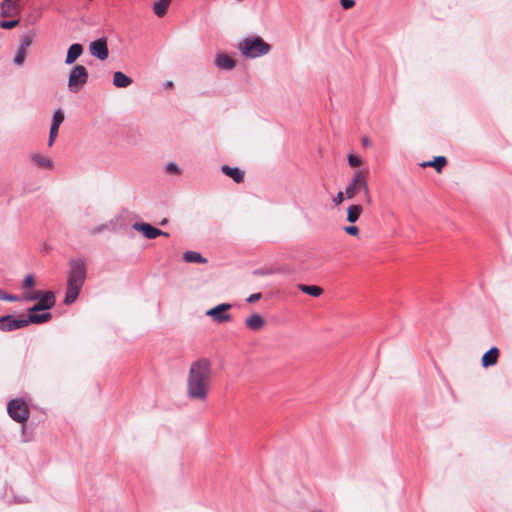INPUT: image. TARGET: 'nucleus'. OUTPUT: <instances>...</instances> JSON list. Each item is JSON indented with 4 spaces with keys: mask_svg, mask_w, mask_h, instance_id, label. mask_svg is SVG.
<instances>
[{
    "mask_svg": "<svg viewBox=\"0 0 512 512\" xmlns=\"http://www.w3.org/2000/svg\"><path fill=\"white\" fill-rule=\"evenodd\" d=\"M213 380L212 363L199 358L190 364L186 380V396L191 401L204 403L208 400Z\"/></svg>",
    "mask_w": 512,
    "mask_h": 512,
    "instance_id": "1",
    "label": "nucleus"
},
{
    "mask_svg": "<svg viewBox=\"0 0 512 512\" xmlns=\"http://www.w3.org/2000/svg\"><path fill=\"white\" fill-rule=\"evenodd\" d=\"M87 276L86 262L82 258H72L69 261V270L67 273V287L64 303L73 304L79 296V293L85 283Z\"/></svg>",
    "mask_w": 512,
    "mask_h": 512,
    "instance_id": "2",
    "label": "nucleus"
},
{
    "mask_svg": "<svg viewBox=\"0 0 512 512\" xmlns=\"http://www.w3.org/2000/svg\"><path fill=\"white\" fill-rule=\"evenodd\" d=\"M238 50L245 58L255 59L267 55L271 46L260 36H250L242 39L238 45Z\"/></svg>",
    "mask_w": 512,
    "mask_h": 512,
    "instance_id": "3",
    "label": "nucleus"
},
{
    "mask_svg": "<svg viewBox=\"0 0 512 512\" xmlns=\"http://www.w3.org/2000/svg\"><path fill=\"white\" fill-rule=\"evenodd\" d=\"M49 312L41 314H29L27 318L16 319L14 316L7 315L0 317V329L2 331H13L27 326L29 323L42 324L51 319Z\"/></svg>",
    "mask_w": 512,
    "mask_h": 512,
    "instance_id": "4",
    "label": "nucleus"
},
{
    "mask_svg": "<svg viewBox=\"0 0 512 512\" xmlns=\"http://www.w3.org/2000/svg\"><path fill=\"white\" fill-rule=\"evenodd\" d=\"M361 190L365 193L366 202L371 203L367 179L362 171H356L345 189L347 199H353Z\"/></svg>",
    "mask_w": 512,
    "mask_h": 512,
    "instance_id": "5",
    "label": "nucleus"
},
{
    "mask_svg": "<svg viewBox=\"0 0 512 512\" xmlns=\"http://www.w3.org/2000/svg\"><path fill=\"white\" fill-rule=\"evenodd\" d=\"M89 78L88 71L83 65L74 66L68 76V89L72 93L79 92L87 83Z\"/></svg>",
    "mask_w": 512,
    "mask_h": 512,
    "instance_id": "6",
    "label": "nucleus"
},
{
    "mask_svg": "<svg viewBox=\"0 0 512 512\" xmlns=\"http://www.w3.org/2000/svg\"><path fill=\"white\" fill-rule=\"evenodd\" d=\"M7 412L9 416L16 422L23 423L29 418V409L22 399H12L8 402Z\"/></svg>",
    "mask_w": 512,
    "mask_h": 512,
    "instance_id": "7",
    "label": "nucleus"
},
{
    "mask_svg": "<svg viewBox=\"0 0 512 512\" xmlns=\"http://www.w3.org/2000/svg\"><path fill=\"white\" fill-rule=\"evenodd\" d=\"M232 307L229 303H221L206 311V316L212 318L216 323H227L232 320V315L228 313Z\"/></svg>",
    "mask_w": 512,
    "mask_h": 512,
    "instance_id": "8",
    "label": "nucleus"
},
{
    "mask_svg": "<svg viewBox=\"0 0 512 512\" xmlns=\"http://www.w3.org/2000/svg\"><path fill=\"white\" fill-rule=\"evenodd\" d=\"M38 302L29 308V314H36L35 312L49 310L55 305V296L51 291L41 292Z\"/></svg>",
    "mask_w": 512,
    "mask_h": 512,
    "instance_id": "9",
    "label": "nucleus"
},
{
    "mask_svg": "<svg viewBox=\"0 0 512 512\" xmlns=\"http://www.w3.org/2000/svg\"><path fill=\"white\" fill-rule=\"evenodd\" d=\"M89 52L93 57L101 61L106 60L109 56L106 38H100L92 41L89 45Z\"/></svg>",
    "mask_w": 512,
    "mask_h": 512,
    "instance_id": "10",
    "label": "nucleus"
},
{
    "mask_svg": "<svg viewBox=\"0 0 512 512\" xmlns=\"http://www.w3.org/2000/svg\"><path fill=\"white\" fill-rule=\"evenodd\" d=\"M133 229L141 232L148 239H155L158 236H168L167 232H164L156 227H153L149 223L135 222L132 225Z\"/></svg>",
    "mask_w": 512,
    "mask_h": 512,
    "instance_id": "11",
    "label": "nucleus"
},
{
    "mask_svg": "<svg viewBox=\"0 0 512 512\" xmlns=\"http://www.w3.org/2000/svg\"><path fill=\"white\" fill-rule=\"evenodd\" d=\"M214 63L218 69L225 71H231L236 67V61L225 53L216 54Z\"/></svg>",
    "mask_w": 512,
    "mask_h": 512,
    "instance_id": "12",
    "label": "nucleus"
},
{
    "mask_svg": "<svg viewBox=\"0 0 512 512\" xmlns=\"http://www.w3.org/2000/svg\"><path fill=\"white\" fill-rule=\"evenodd\" d=\"M265 324H266L265 319L258 313L251 314L245 320V326L249 330L255 331V332L262 330L264 328Z\"/></svg>",
    "mask_w": 512,
    "mask_h": 512,
    "instance_id": "13",
    "label": "nucleus"
},
{
    "mask_svg": "<svg viewBox=\"0 0 512 512\" xmlns=\"http://www.w3.org/2000/svg\"><path fill=\"white\" fill-rule=\"evenodd\" d=\"M30 160L38 167L43 169H52L54 166L53 161L40 153H33L30 155Z\"/></svg>",
    "mask_w": 512,
    "mask_h": 512,
    "instance_id": "14",
    "label": "nucleus"
},
{
    "mask_svg": "<svg viewBox=\"0 0 512 512\" xmlns=\"http://www.w3.org/2000/svg\"><path fill=\"white\" fill-rule=\"evenodd\" d=\"M83 53V46L79 43L72 44L66 55L65 63L67 65L73 64Z\"/></svg>",
    "mask_w": 512,
    "mask_h": 512,
    "instance_id": "15",
    "label": "nucleus"
},
{
    "mask_svg": "<svg viewBox=\"0 0 512 512\" xmlns=\"http://www.w3.org/2000/svg\"><path fill=\"white\" fill-rule=\"evenodd\" d=\"M221 171L231 177L236 183H241L244 180V172L237 167H230L228 165H223L221 167Z\"/></svg>",
    "mask_w": 512,
    "mask_h": 512,
    "instance_id": "16",
    "label": "nucleus"
},
{
    "mask_svg": "<svg viewBox=\"0 0 512 512\" xmlns=\"http://www.w3.org/2000/svg\"><path fill=\"white\" fill-rule=\"evenodd\" d=\"M499 350L496 347L490 348L482 357V366L489 367L497 363Z\"/></svg>",
    "mask_w": 512,
    "mask_h": 512,
    "instance_id": "17",
    "label": "nucleus"
},
{
    "mask_svg": "<svg viewBox=\"0 0 512 512\" xmlns=\"http://www.w3.org/2000/svg\"><path fill=\"white\" fill-rule=\"evenodd\" d=\"M132 79L121 71H116L113 74V85L117 88H126L132 84Z\"/></svg>",
    "mask_w": 512,
    "mask_h": 512,
    "instance_id": "18",
    "label": "nucleus"
},
{
    "mask_svg": "<svg viewBox=\"0 0 512 512\" xmlns=\"http://www.w3.org/2000/svg\"><path fill=\"white\" fill-rule=\"evenodd\" d=\"M363 213V207L359 204H352L347 208V221L355 223Z\"/></svg>",
    "mask_w": 512,
    "mask_h": 512,
    "instance_id": "19",
    "label": "nucleus"
},
{
    "mask_svg": "<svg viewBox=\"0 0 512 512\" xmlns=\"http://www.w3.org/2000/svg\"><path fill=\"white\" fill-rule=\"evenodd\" d=\"M172 0H157L153 3L152 9L156 16L162 17L166 14Z\"/></svg>",
    "mask_w": 512,
    "mask_h": 512,
    "instance_id": "20",
    "label": "nucleus"
},
{
    "mask_svg": "<svg viewBox=\"0 0 512 512\" xmlns=\"http://www.w3.org/2000/svg\"><path fill=\"white\" fill-rule=\"evenodd\" d=\"M3 16H13L17 13L18 7L16 0H4L1 4Z\"/></svg>",
    "mask_w": 512,
    "mask_h": 512,
    "instance_id": "21",
    "label": "nucleus"
},
{
    "mask_svg": "<svg viewBox=\"0 0 512 512\" xmlns=\"http://www.w3.org/2000/svg\"><path fill=\"white\" fill-rule=\"evenodd\" d=\"M183 259L188 263H207V259H205L199 252L196 251H187L183 254Z\"/></svg>",
    "mask_w": 512,
    "mask_h": 512,
    "instance_id": "22",
    "label": "nucleus"
},
{
    "mask_svg": "<svg viewBox=\"0 0 512 512\" xmlns=\"http://www.w3.org/2000/svg\"><path fill=\"white\" fill-rule=\"evenodd\" d=\"M447 160L444 156L435 157L433 161H428L422 164L423 167H434L437 172H441L443 167L446 165Z\"/></svg>",
    "mask_w": 512,
    "mask_h": 512,
    "instance_id": "23",
    "label": "nucleus"
},
{
    "mask_svg": "<svg viewBox=\"0 0 512 512\" xmlns=\"http://www.w3.org/2000/svg\"><path fill=\"white\" fill-rule=\"evenodd\" d=\"M299 289L303 293L308 294V295L313 296V297H318V296H320L323 293L322 288H320L319 286H315V285H311V286L300 285Z\"/></svg>",
    "mask_w": 512,
    "mask_h": 512,
    "instance_id": "24",
    "label": "nucleus"
},
{
    "mask_svg": "<svg viewBox=\"0 0 512 512\" xmlns=\"http://www.w3.org/2000/svg\"><path fill=\"white\" fill-rule=\"evenodd\" d=\"M64 121V113L61 109H57L53 113L51 127L58 128Z\"/></svg>",
    "mask_w": 512,
    "mask_h": 512,
    "instance_id": "25",
    "label": "nucleus"
},
{
    "mask_svg": "<svg viewBox=\"0 0 512 512\" xmlns=\"http://www.w3.org/2000/svg\"><path fill=\"white\" fill-rule=\"evenodd\" d=\"M40 297V291L35 290H25L23 295L20 296L21 300L25 301H35Z\"/></svg>",
    "mask_w": 512,
    "mask_h": 512,
    "instance_id": "26",
    "label": "nucleus"
},
{
    "mask_svg": "<svg viewBox=\"0 0 512 512\" xmlns=\"http://www.w3.org/2000/svg\"><path fill=\"white\" fill-rule=\"evenodd\" d=\"M0 300L10 301V302H17L20 301V296L8 294L0 289Z\"/></svg>",
    "mask_w": 512,
    "mask_h": 512,
    "instance_id": "27",
    "label": "nucleus"
},
{
    "mask_svg": "<svg viewBox=\"0 0 512 512\" xmlns=\"http://www.w3.org/2000/svg\"><path fill=\"white\" fill-rule=\"evenodd\" d=\"M25 50L22 49V48H19L17 54L15 55V58H14V63L16 65H22L24 63V60H25Z\"/></svg>",
    "mask_w": 512,
    "mask_h": 512,
    "instance_id": "28",
    "label": "nucleus"
},
{
    "mask_svg": "<svg viewBox=\"0 0 512 512\" xmlns=\"http://www.w3.org/2000/svg\"><path fill=\"white\" fill-rule=\"evenodd\" d=\"M347 160L351 167H358L361 164V159L354 154H348Z\"/></svg>",
    "mask_w": 512,
    "mask_h": 512,
    "instance_id": "29",
    "label": "nucleus"
},
{
    "mask_svg": "<svg viewBox=\"0 0 512 512\" xmlns=\"http://www.w3.org/2000/svg\"><path fill=\"white\" fill-rule=\"evenodd\" d=\"M33 36L31 35H25L21 38V44L20 48L26 50L27 47H29L32 43Z\"/></svg>",
    "mask_w": 512,
    "mask_h": 512,
    "instance_id": "30",
    "label": "nucleus"
},
{
    "mask_svg": "<svg viewBox=\"0 0 512 512\" xmlns=\"http://www.w3.org/2000/svg\"><path fill=\"white\" fill-rule=\"evenodd\" d=\"M35 284V280L33 275H27L23 281V289L27 290L31 288Z\"/></svg>",
    "mask_w": 512,
    "mask_h": 512,
    "instance_id": "31",
    "label": "nucleus"
},
{
    "mask_svg": "<svg viewBox=\"0 0 512 512\" xmlns=\"http://www.w3.org/2000/svg\"><path fill=\"white\" fill-rule=\"evenodd\" d=\"M346 198L345 192L339 191L335 197H333L332 201L335 206H339L343 203L344 199Z\"/></svg>",
    "mask_w": 512,
    "mask_h": 512,
    "instance_id": "32",
    "label": "nucleus"
},
{
    "mask_svg": "<svg viewBox=\"0 0 512 512\" xmlns=\"http://www.w3.org/2000/svg\"><path fill=\"white\" fill-rule=\"evenodd\" d=\"M166 171L173 174H179L180 168L176 163L170 162L166 165Z\"/></svg>",
    "mask_w": 512,
    "mask_h": 512,
    "instance_id": "33",
    "label": "nucleus"
},
{
    "mask_svg": "<svg viewBox=\"0 0 512 512\" xmlns=\"http://www.w3.org/2000/svg\"><path fill=\"white\" fill-rule=\"evenodd\" d=\"M58 128L50 127V133H49V140H48V146H52L54 143L55 138L58 135Z\"/></svg>",
    "mask_w": 512,
    "mask_h": 512,
    "instance_id": "34",
    "label": "nucleus"
},
{
    "mask_svg": "<svg viewBox=\"0 0 512 512\" xmlns=\"http://www.w3.org/2000/svg\"><path fill=\"white\" fill-rule=\"evenodd\" d=\"M343 230L345 231V233L351 236L359 235V228L357 226H345Z\"/></svg>",
    "mask_w": 512,
    "mask_h": 512,
    "instance_id": "35",
    "label": "nucleus"
},
{
    "mask_svg": "<svg viewBox=\"0 0 512 512\" xmlns=\"http://www.w3.org/2000/svg\"><path fill=\"white\" fill-rule=\"evenodd\" d=\"M18 24V20L3 21L1 27L4 29H12Z\"/></svg>",
    "mask_w": 512,
    "mask_h": 512,
    "instance_id": "36",
    "label": "nucleus"
},
{
    "mask_svg": "<svg viewBox=\"0 0 512 512\" xmlns=\"http://www.w3.org/2000/svg\"><path fill=\"white\" fill-rule=\"evenodd\" d=\"M340 5L343 9L348 10L355 5L354 0H340Z\"/></svg>",
    "mask_w": 512,
    "mask_h": 512,
    "instance_id": "37",
    "label": "nucleus"
},
{
    "mask_svg": "<svg viewBox=\"0 0 512 512\" xmlns=\"http://www.w3.org/2000/svg\"><path fill=\"white\" fill-rule=\"evenodd\" d=\"M262 297V294L261 293H254V294H251L248 298H247V302L249 303H254L258 300H260Z\"/></svg>",
    "mask_w": 512,
    "mask_h": 512,
    "instance_id": "38",
    "label": "nucleus"
},
{
    "mask_svg": "<svg viewBox=\"0 0 512 512\" xmlns=\"http://www.w3.org/2000/svg\"><path fill=\"white\" fill-rule=\"evenodd\" d=\"M361 142L363 147H370L372 145L370 139L367 136L362 137Z\"/></svg>",
    "mask_w": 512,
    "mask_h": 512,
    "instance_id": "39",
    "label": "nucleus"
},
{
    "mask_svg": "<svg viewBox=\"0 0 512 512\" xmlns=\"http://www.w3.org/2000/svg\"><path fill=\"white\" fill-rule=\"evenodd\" d=\"M165 85H166V87H171L173 85V83L171 81H168Z\"/></svg>",
    "mask_w": 512,
    "mask_h": 512,
    "instance_id": "40",
    "label": "nucleus"
},
{
    "mask_svg": "<svg viewBox=\"0 0 512 512\" xmlns=\"http://www.w3.org/2000/svg\"><path fill=\"white\" fill-rule=\"evenodd\" d=\"M237 2H241L242 0H236Z\"/></svg>",
    "mask_w": 512,
    "mask_h": 512,
    "instance_id": "41",
    "label": "nucleus"
}]
</instances>
